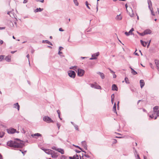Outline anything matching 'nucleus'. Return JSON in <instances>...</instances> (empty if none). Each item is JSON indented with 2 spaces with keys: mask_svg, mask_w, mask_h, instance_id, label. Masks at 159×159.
Returning <instances> with one entry per match:
<instances>
[{
  "mask_svg": "<svg viewBox=\"0 0 159 159\" xmlns=\"http://www.w3.org/2000/svg\"><path fill=\"white\" fill-rule=\"evenodd\" d=\"M52 152H54V151L49 149H47L46 150V153L48 154H51Z\"/></svg>",
  "mask_w": 159,
  "mask_h": 159,
  "instance_id": "obj_22",
  "label": "nucleus"
},
{
  "mask_svg": "<svg viewBox=\"0 0 159 159\" xmlns=\"http://www.w3.org/2000/svg\"><path fill=\"white\" fill-rule=\"evenodd\" d=\"M29 54H27L26 56V57L28 58L29 61V64H30L29 60Z\"/></svg>",
  "mask_w": 159,
  "mask_h": 159,
  "instance_id": "obj_51",
  "label": "nucleus"
},
{
  "mask_svg": "<svg viewBox=\"0 0 159 159\" xmlns=\"http://www.w3.org/2000/svg\"><path fill=\"white\" fill-rule=\"evenodd\" d=\"M159 109V106H156L153 108V111L155 112H156V111H157L158 110V109Z\"/></svg>",
  "mask_w": 159,
  "mask_h": 159,
  "instance_id": "obj_26",
  "label": "nucleus"
},
{
  "mask_svg": "<svg viewBox=\"0 0 159 159\" xmlns=\"http://www.w3.org/2000/svg\"><path fill=\"white\" fill-rule=\"evenodd\" d=\"M140 84L141 88H142L145 84L144 80H140Z\"/></svg>",
  "mask_w": 159,
  "mask_h": 159,
  "instance_id": "obj_15",
  "label": "nucleus"
},
{
  "mask_svg": "<svg viewBox=\"0 0 159 159\" xmlns=\"http://www.w3.org/2000/svg\"><path fill=\"white\" fill-rule=\"evenodd\" d=\"M4 135V133L3 132H0V138H2Z\"/></svg>",
  "mask_w": 159,
  "mask_h": 159,
  "instance_id": "obj_33",
  "label": "nucleus"
},
{
  "mask_svg": "<svg viewBox=\"0 0 159 159\" xmlns=\"http://www.w3.org/2000/svg\"><path fill=\"white\" fill-rule=\"evenodd\" d=\"M131 72L133 75H136L137 74V73L132 68H131Z\"/></svg>",
  "mask_w": 159,
  "mask_h": 159,
  "instance_id": "obj_23",
  "label": "nucleus"
},
{
  "mask_svg": "<svg viewBox=\"0 0 159 159\" xmlns=\"http://www.w3.org/2000/svg\"><path fill=\"white\" fill-rule=\"evenodd\" d=\"M61 159H67V158L66 156L64 155H62Z\"/></svg>",
  "mask_w": 159,
  "mask_h": 159,
  "instance_id": "obj_35",
  "label": "nucleus"
},
{
  "mask_svg": "<svg viewBox=\"0 0 159 159\" xmlns=\"http://www.w3.org/2000/svg\"><path fill=\"white\" fill-rule=\"evenodd\" d=\"M99 54L98 52V53H96L95 54H93L92 55V57L89 59L90 60H94L96 59L97 58V57H98Z\"/></svg>",
  "mask_w": 159,
  "mask_h": 159,
  "instance_id": "obj_7",
  "label": "nucleus"
},
{
  "mask_svg": "<svg viewBox=\"0 0 159 159\" xmlns=\"http://www.w3.org/2000/svg\"><path fill=\"white\" fill-rule=\"evenodd\" d=\"M37 2H39L43 3L44 2V0H37Z\"/></svg>",
  "mask_w": 159,
  "mask_h": 159,
  "instance_id": "obj_49",
  "label": "nucleus"
},
{
  "mask_svg": "<svg viewBox=\"0 0 159 159\" xmlns=\"http://www.w3.org/2000/svg\"><path fill=\"white\" fill-rule=\"evenodd\" d=\"M69 76L71 78H74L76 75L74 71L70 70L68 71Z\"/></svg>",
  "mask_w": 159,
  "mask_h": 159,
  "instance_id": "obj_3",
  "label": "nucleus"
},
{
  "mask_svg": "<svg viewBox=\"0 0 159 159\" xmlns=\"http://www.w3.org/2000/svg\"><path fill=\"white\" fill-rule=\"evenodd\" d=\"M34 50L33 49H32L31 52V53L33 54L34 52Z\"/></svg>",
  "mask_w": 159,
  "mask_h": 159,
  "instance_id": "obj_57",
  "label": "nucleus"
},
{
  "mask_svg": "<svg viewBox=\"0 0 159 159\" xmlns=\"http://www.w3.org/2000/svg\"><path fill=\"white\" fill-rule=\"evenodd\" d=\"M125 81L126 84H129V80L128 78L126 77L125 78Z\"/></svg>",
  "mask_w": 159,
  "mask_h": 159,
  "instance_id": "obj_30",
  "label": "nucleus"
},
{
  "mask_svg": "<svg viewBox=\"0 0 159 159\" xmlns=\"http://www.w3.org/2000/svg\"><path fill=\"white\" fill-rule=\"evenodd\" d=\"M74 126L76 130H79L78 126L77 125H74Z\"/></svg>",
  "mask_w": 159,
  "mask_h": 159,
  "instance_id": "obj_37",
  "label": "nucleus"
},
{
  "mask_svg": "<svg viewBox=\"0 0 159 159\" xmlns=\"http://www.w3.org/2000/svg\"><path fill=\"white\" fill-rule=\"evenodd\" d=\"M84 156L85 157H87V158H89L90 157V156L89 155H88L87 154H84L83 155V156Z\"/></svg>",
  "mask_w": 159,
  "mask_h": 159,
  "instance_id": "obj_44",
  "label": "nucleus"
},
{
  "mask_svg": "<svg viewBox=\"0 0 159 159\" xmlns=\"http://www.w3.org/2000/svg\"><path fill=\"white\" fill-rule=\"evenodd\" d=\"M149 64H150V66H151V67L152 69H154V67L153 66H152V63H150Z\"/></svg>",
  "mask_w": 159,
  "mask_h": 159,
  "instance_id": "obj_47",
  "label": "nucleus"
},
{
  "mask_svg": "<svg viewBox=\"0 0 159 159\" xmlns=\"http://www.w3.org/2000/svg\"><path fill=\"white\" fill-rule=\"evenodd\" d=\"M51 154L52 157L54 158H56L58 156V155L57 154V153H55L54 152H52Z\"/></svg>",
  "mask_w": 159,
  "mask_h": 159,
  "instance_id": "obj_11",
  "label": "nucleus"
},
{
  "mask_svg": "<svg viewBox=\"0 0 159 159\" xmlns=\"http://www.w3.org/2000/svg\"><path fill=\"white\" fill-rule=\"evenodd\" d=\"M113 78H116V74H115V73H113Z\"/></svg>",
  "mask_w": 159,
  "mask_h": 159,
  "instance_id": "obj_54",
  "label": "nucleus"
},
{
  "mask_svg": "<svg viewBox=\"0 0 159 159\" xmlns=\"http://www.w3.org/2000/svg\"><path fill=\"white\" fill-rule=\"evenodd\" d=\"M4 58V56L2 55L0 56V61H2V60Z\"/></svg>",
  "mask_w": 159,
  "mask_h": 159,
  "instance_id": "obj_36",
  "label": "nucleus"
},
{
  "mask_svg": "<svg viewBox=\"0 0 159 159\" xmlns=\"http://www.w3.org/2000/svg\"><path fill=\"white\" fill-rule=\"evenodd\" d=\"M62 49H63V48L62 47H60L59 48V51H61Z\"/></svg>",
  "mask_w": 159,
  "mask_h": 159,
  "instance_id": "obj_56",
  "label": "nucleus"
},
{
  "mask_svg": "<svg viewBox=\"0 0 159 159\" xmlns=\"http://www.w3.org/2000/svg\"><path fill=\"white\" fill-rule=\"evenodd\" d=\"M125 34L127 36L129 35V32H126L125 33Z\"/></svg>",
  "mask_w": 159,
  "mask_h": 159,
  "instance_id": "obj_46",
  "label": "nucleus"
},
{
  "mask_svg": "<svg viewBox=\"0 0 159 159\" xmlns=\"http://www.w3.org/2000/svg\"><path fill=\"white\" fill-rule=\"evenodd\" d=\"M73 146H75V147L76 148H78L79 149H80V150H82V148H80L79 146H77V145H73Z\"/></svg>",
  "mask_w": 159,
  "mask_h": 159,
  "instance_id": "obj_42",
  "label": "nucleus"
},
{
  "mask_svg": "<svg viewBox=\"0 0 159 159\" xmlns=\"http://www.w3.org/2000/svg\"><path fill=\"white\" fill-rule=\"evenodd\" d=\"M59 30L60 31H64V30L62 29V28H60L59 29Z\"/></svg>",
  "mask_w": 159,
  "mask_h": 159,
  "instance_id": "obj_53",
  "label": "nucleus"
},
{
  "mask_svg": "<svg viewBox=\"0 0 159 159\" xmlns=\"http://www.w3.org/2000/svg\"><path fill=\"white\" fill-rule=\"evenodd\" d=\"M57 125L58 127V129H60V128L61 126L60 124L59 123H57Z\"/></svg>",
  "mask_w": 159,
  "mask_h": 159,
  "instance_id": "obj_40",
  "label": "nucleus"
},
{
  "mask_svg": "<svg viewBox=\"0 0 159 159\" xmlns=\"http://www.w3.org/2000/svg\"><path fill=\"white\" fill-rule=\"evenodd\" d=\"M70 159H78L79 157L77 155H76V157H75V156H74L73 157H69Z\"/></svg>",
  "mask_w": 159,
  "mask_h": 159,
  "instance_id": "obj_27",
  "label": "nucleus"
},
{
  "mask_svg": "<svg viewBox=\"0 0 159 159\" xmlns=\"http://www.w3.org/2000/svg\"><path fill=\"white\" fill-rule=\"evenodd\" d=\"M10 13H11V11H8L7 13V14L9 15L11 17V15H10Z\"/></svg>",
  "mask_w": 159,
  "mask_h": 159,
  "instance_id": "obj_55",
  "label": "nucleus"
},
{
  "mask_svg": "<svg viewBox=\"0 0 159 159\" xmlns=\"http://www.w3.org/2000/svg\"><path fill=\"white\" fill-rule=\"evenodd\" d=\"M84 72L83 70L78 69L77 70V75L79 76H82L84 75Z\"/></svg>",
  "mask_w": 159,
  "mask_h": 159,
  "instance_id": "obj_4",
  "label": "nucleus"
},
{
  "mask_svg": "<svg viewBox=\"0 0 159 159\" xmlns=\"http://www.w3.org/2000/svg\"><path fill=\"white\" fill-rule=\"evenodd\" d=\"M110 71L111 73H115V72L112 70H111V71Z\"/></svg>",
  "mask_w": 159,
  "mask_h": 159,
  "instance_id": "obj_64",
  "label": "nucleus"
},
{
  "mask_svg": "<svg viewBox=\"0 0 159 159\" xmlns=\"http://www.w3.org/2000/svg\"><path fill=\"white\" fill-rule=\"evenodd\" d=\"M57 151L62 154H64V151L63 149L61 148H58L57 149Z\"/></svg>",
  "mask_w": 159,
  "mask_h": 159,
  "instance_id": "obj_19",
  "label": "nucleus"
},
{
  "mask_svg": "<svg viewBox=\"0 0 159 159\" xmlns=\"http://www.w3.org/2000/svg\"><path fill=\"white\" fill-rule=\"evenodd\" d=\"M134 30V29L132 28L130 30V33L132 32Z\"/></svg>",
  "mask_w": 159,
  "mask_h": 159,
  "instance_id": "obj_60",
  "label": "nucleus"
},
{
  "mask_svg": "<svg viewBox=\"0 0 159 159\" xmlns=\"http://www.w3.org/2000/svg\"><path fill=\"white\" fill-rule=\"evenodd\" d=\"M90 86L91 87L95 89H101V87L99 85L92 84H91Z\"/></svg>",
  "mask_w": 159,
  "mask_h": 159,
  "instance_id": "obj_5",
  "label": "nucleus"
},
{
  "mask_svg": "<svg viewBox=\"0 0 159 159\" xmlns=\"http://www.w3.org/2000/svg\"><path fill=\"white\" fill-rule=\"evenodd\" d=\"M96 9H97V12L98 10V3H97V6H96Z\"/></svg>",
  "mask_w": 159,
  "mask_h": 159,
  "instance_id": "obj_52",
  "label": "nucleus"
},
{
  "mask_svg": "<svg viewBox=\"0 0 159 159\" xmlns=\"http://www.w3.org/2000/svg\"><path fill=\"white\" fill-rule=\"evenodd\" d=\"M125 8H126V11L128 12V11L127 9V7H128V6L127 5V4H126L125 5Z\"/></svg>",
  "mask_w": 159,
  "mask_h": 159,
  "instance_id": "obj_50",
  "label": "nucleus"
},
{
  "mask_svg": "<svg viewBox=\"0 0 159 159\" xmlns=\"http://www.w3.org/2000/svg\"><path fill=\"white\" fill-rule=\"evenodd\" d=\"M20 106L19 105L18 103H15L13 105V107L15 108H16L18 111H19L20 110Z\"/></svg>",
  "mask_w": 159,
  "mask_h": 159,
  "instance_id": "obj_12",
  "label": "nucleus"
},
{
  "mask_svg": "<svg viewBox=\"0 0 159 159\" xmlns=\"http://www.w3.org/2000/svg\"><path fill=\"white\" fill-rule=\"evenodd\" d=\"M31 136L33 137H34V136H38V137L41 136V134L39 133H35V134H32Z\"/></svg>",
  "mask_w": 159,
  "mask_h": 159,
  "instance_id": "obj_21",
  "label": "nucleus"
},
{
  "mask_svg": "<svg viewBox=\"0 0 159 159\" xmlns=\"http://www.w3.org/2000/svg\"><path fill=\"white\" fill-rule=\"evenodd\" d=\"M148 4L149 8L150 9V10L151 11V13H152V15L153 16H154L155 14H154V12L153 11V9L152 8H151V7H152L151 2V1H150V2H148Z\"/></svg>",
  "mask_w": 159,
  "mask_h": 159,
  "instance_id": "obj_8",
  "label": "nucleus"
},
{
  "mask_svg": "<svg viewBox=\"0 0 159 159\" xmlns=\"http://www.w3.org/2000/svg\"><path fill=\"white\" fill-rule=\"evenodd\" d=\"M7 131L9 134H13L16 132V129L14 128H11L7 129Z\"/></svg>",
  "mask_w": 159,
  "mask_h": 159,
  "instance_id": "obj_6",
  "label": "nucleus"
},
{
  "mask_svg": "<svg viewBox=\"0 0 159 159\" xmlns=\"http://www.w3.org/2000/svg\"><path fill=\"white\" fill-rule=\"evenodd\" d=\"M77 66H71V67H70V69H73V70H75V69H77Z\"/></svg>",
  "mask_w": 159,
  "mask_h": 159,
  "instance_id": "obj_34",
  "label": "nucleus"
},
{
  "mask_svg": "<svg viewBox=\"0 0 159 159\" xmlns=\"http://www.w3.org/2000/svg\"><path fill=\"white\" fill-rule=\"evenodd\" d=\"M28 2V0H24L23 2V3H27Z\"/></svg>",
  "mask_w": 159,
  "mask_h": 159,
  "instance_id": "obj_59",
  "label": "nucleus"
},
{
  "mask_svg": "<svg viewBox=\"0 0 159 159\" xmlns=\"http://www.w3.org/2000/svg\"><path fill=\"white\" fill-rule=\"evenodd\" d=\"M113 143L115 144L117 142V141L116 139H113Z\"/></svg>",
  "mask_w": 159,
  "mask_h": 159,
  "instance_id": "obj_41",
  "label": "nucleus"
},
{
  "mask_svg": "<svg viewBox=\"0 0 159 159\" xmlns=\"http://www.w3.org/2000/svg\"><path fill=\"white\" fill-rule=\"evenodd\" d=\"M138 34L141 35V36H143L145 35V34L144 33V32L143 33H139V32H138Z\"/></svg>",
  "mask_w": 159,
  "mask_h": 159,
  "instance_id": "obj_38",
  "label": "nucleus"
},
{
  "mask_svg": "<svg viewBox=\"0 0 159 159\" xmlns=\"http://www.w3.org/2000/svg\"><path fill=\"white\" fill-rule=\"evenodd\" d=\"M57 113L58 115H60V111L59 110H57Z\"/></svg>",
  "mask_w": 159,
  "mask_h": 159,
  "instance_id": "obj_48",
  "label": "nucleus"
},
{
  "mask_svg": "<svg viewBox=\"0 0 159 159\" xmlns=\"http://www.w3.org/2000/svg\"><path fill=\"white\" fill-rule=\"evenodd\" d=\"M43 120L44 121L48 123H53V120H52L50 117L48 116H44L43 117Z\"/></svg>",
  "mask_w": 159,
  "mask_h": 159,
  "instance_id": "obj_2",
  "label": "nucleus"
},
{
  "mask_svg": "<svg viewBox=\"0 0 159 159\" xmlns=\"http://www.w3.org/2000/svg\"><path fill=\"white\" fill-rule=\"evenodd\" d=\"M5 59V60L8 62H9L11 61V58L9 56L6 57Z\"/></svg>",
  "mask_w": 159,
  "mask_h": 159,
  "instance_id": "obj_28",
  "label": "nucleus"
},
{
  "mask_svg": "<svg viewBox=\"0 0 159 159\" xmlns=\"http://www.w3.org/2000/svg\"><path fill=\"white\" fill-rule=\"evenodd\" d=\"M113 111H114V112L117 113V112L116 111V103H115L114 105L113 108Z\"/></svg>",
  "mask_w": 159,
  "mask_h": 159,
  "instance_id": "obj_20",
  "label": "nucleus"
},
{
  "mask_svg": "<svg viewBox=\"0 0 159 159\" xmlns=\"http://www.w3.org/2000/svg\"><path fill=\"white\" fill-rule=\"evenodd\" d=\"M81 143L83 147L86 150H87V145L86 144V141H83L81 142Z\"/></svg>",
  "mask_w": 159,
  "mask_h": 159,
  "instance_id": "obj_9",
  "label": "nucleus"
},
{
  "mask_svg": "<svg viewBox=\"0 0 159 159\" xmlns=\"http://www.w3.org/2000/svg\"><path fill=\"white\" fill-rule=\"evenodd\" d=\"M137 159H141L140 158V157H139V155L138 154L137 155Z\"/></svg>",
  "mask_w": 159,
  "mask_h": 159,
  "instance_id": "obj_63",
  "label": "nucleus"
},
{
  "mask_svg": "<svg viewBox=\"0 0 159 159\" xmlns=\"http://www.w3.org/2000/svg\"><path fill=\"white\" fill-rule=\"evenodd\" d=\"M86 5L88 8L89 9H90L89 7V4L88 3V2L87 1L86 2Z\"/></svg>",
  "mask_w": 159,
  "mask_h": 159,
  "instance_id": "obj_39",
  "label": "nucleus"
},
{
  "mask_svg": "<svg viewBox=\"0 0 159 159\" xmlns=\"http://www.w3.org/2000/svg\"><path fill=\"white\" fill-rule=\"evenodd\" d=\"M114 97H115L114 94H112V95H111V99H112V100L113 99H114Z\"/></svg>",
  "mask_w": 159,
  "mask_h": 159,
  "instance_id": "obj_43",
  "label": "nucleus"
},
{
  "mask_svg": "<svg viewBox=\"0 0 159 159\" xmlns=\"http://www.w3.org/2000/svg\"><path fill=\"white\" fill-rule=\"evenodd\" d=\"M156 114L157 116H155L154 119H156L157 116H159V110L156 111Z\"/></svg>",
  "mask_w": 159,
  "mask_h": 159,
  "instance_id": "obj_31",
  "label": "nucleus"
},
{
  "mask_svg": "<svg viewBox=\"0 0 159 159\" xmlns=\"http://www.w3.org/2000/svg\"><path fill=\"white\" fill-rule=\"evenodd\" d=\"M52 149H53V150H57V149L56 147H55V146L52 147Z\"/></svg>",
  "mask_w": 159,
  "mask_h": 159,
  "instance_id": "obj_45",
  "label": "nucleus"
},
{
  "mask_svg": "<svg viewBox=\"0 0 159 159\" xmlns=\"http://www.w3.org/2000/svg\"><path fill=\"white\" fill-rule=\"evenodd\" d=\"M122 19V17L120 16V14H119V15H117L116 17V19L117 20H121Z\"/></svg>",
  "mask_w": 159,
  "mask_h": 159,
  "instance_id": "obj_24",
  "label": "nucleus"
},
{
  "mask_svg": "<svg viewBox=\"0 0 159 159\" xmlns=\"http://www.w3.org/2000/svg\"><path fill=\"white\" fill-rule=\"evenodd\" d=\"M145 34H150L151 33V30L149 29H147L144 31Z\"/></svg>",
  "mask_w": 159,
  "mask_h": 159,
  "instance_id": "obj_18",
  "label": "nucleus"
},
{
  "mask_svg": "<svg viewBox=\"0 0 159 159\" xmlns=\"http://www.w3.org/2000/svg\"><path fill=\"white\" fill-rule=\"evenodd\" d=\"M5 29V27H0V30H3Z\"/></svg>",
  "mask_w": 159,
  "mask_h": 159,
  "instance_id": "obj_61",
  "label": "nucleus"
},
{
  "mask_svg": "<svg viewBox=\"0 0 159 159\" xmlns=\"http://www.w3.org/2000/svg\"><path fill=\"white\" fill-rule=\"evenodd\" d=\"M97 73L99 74L102 79H104L105 78V76L104 74L100 72H98Z\"/></svg>",
  "mask_w": 159,
  "mask_h": 159,
  "instance_id": "obj_14",
  "label": "nucleus"
},
{
  "mask_svg": "<svg viewBox=\"0 0 159 159\" xmlns=\"http://www.w3.org/2000/svg\"><path fill=\"white\" fill-rule=\"evenodd\" d=\"M156 114V112H155L154 111L152 113V114H150L149 115V117H151V118H153L155 117V114Z\"/></svg>",
  "mask_w": 159,
  "mask_h": 159,
  "instance_id": "obj_17",
  "label": "nucleus"
},
{
  "mask_svg": "<svg viewBox=\"0 0 159 159\" xmlns=\"http://www.w3.org/2000/svg\"><path fill=\"white\" fill-rule=\"evenodd\" d=\"M3 42L2 40H0V45H2L3 44Z\"/></svg>",
  "mask_w": 159,
  "mask_h": 159,
  "instance_id": "obj_58",
  "label": "nucleus"
},
{
  "mask_svg": "<svg viewBox=\"0 0 159 159\" xmlns=\"http://www.w3.org/2000/svg\"><path fill=\"white\" fill-rule=\"evenodd\" d=\"M141 43L142 45L144 47H145L147 45V43L145 42H143L142 40H140Z\"/></svg>",
  "mask_w": 159,
  "mask_h": 159,
  "instance_id": "obj_25",
  "label": "nucleus"
},
{
  "mask_svg": "<svg viewBox=\"0 0 159 159\" xmlns=\"http://www.w3.org/2000/svg\"><path fill=\"white\" fill-rule=\"evenodd\" d=\"M73 1L75 5L77 6H78L79 3L77 0H73Z\"/></svg>",
  "mask_w": 159,
  "mask_h": 159,
  "instance_id": "obj_32",
  "label": "nucleus"
},
{
  "mask_svg": "<svg viewBox=\"0 0 159 159\" xmlns=\"http://www.w3.org/2000/svg\"><path fill=\"white\" fill-rule=\"evenodd\" d=\"M45 43H46L49 45H51L52 46V43L51 42H50V41H48V40H45Z\"/></svg>",
  "mask_w": 159,
  "mask_h": 159,
  "instance_id": "obj_29",
  "label": "nucleus"
},
{
  "mask_svg": "<svg viewBox=\"0 0 159 159\" xmlns=\"http://www.w3.org/2000/svg\"><path fill=\"white\" fill-rule=\"evenodd\" d=\"M155 64L156 66L157 69L159 71V60L156 59L155 60Z\"/></svg>",
  "mask_w": 159,
  "mask_h": 159,
  "instance_id": "obj_10",
  "label": "nucleus"
},
{
  "mask_svg": "<svg viewBox=\"0 0 159 159\" xmlns=\"http://www.w3.org/2000/svg\"><path fill=\"white\" fill-rule=\"evenodd\" d=\"M118 88L116 84H113L112 86V90L117 91L118 90Z\"/></svg>",
  "mask_w": 159,
  "mask_h": 159,
  "instance_id": "obj_13",
  "label": "nucleus"
},
{
  "mask_svg": "<svg viewBox=\"0 0 159 159\" xmlns=\"http://www.w3.org/2000/svg\"><path fill=\"white\" fill-rule=\"evenodd\" d=\"M16 140L19 141L18 143H16L15 141H13L12 140L8 141L7 143V145L10 147L16 148H21L24 146V144L23 141H21L18 139Z\"/></svg>",
  "mask_w": 159,
  "mask_h": 159,
  "instance_id": "obj_1",
  "label": "nucleus"
},
{
  "mask_svg": "<svg viewBox=\"0 0 159 159\" xmlns=\"http://www.w3.org/2000/svg\"><path fill=\"white\" fill-rule=\"evenodd\" d=\"M43 8H37L34 11V12H38L39 11L40 12L43 11Z\"/></svg>",
  "mask_w": 159,
  "mask_h": 159,
  "instance_id": "obj_16",
  "label": "nucleus"
},
{
  "mask_svg": "<svg viewBox=\"0 0 159 159\" xmlns=\"http://www.w3.org/2000/svg\"><path fill=\"white\" fill-rule=\"evenodd\" d=\"M61 53H62V52H61V51H59V52H58V54L59 55H60V54Z\"/></svg>",
  "mask_w": 159,
  "mask_h": 159,
  "instance_id": "obj_62",
  "label": "nucleus"
}]
</instances>
